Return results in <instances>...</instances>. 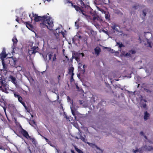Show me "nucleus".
Returning a JSON list of instances; mask_svg holds the SVG:
<instances>
[{"instance_id": "9", "label": "nucleus", "mask_w": 153, "mask_h": 153, "mask_svg": "<svg viewBox=\"0 0 153 153\" xmlns=\"http://www.w3.org/2000/svg\"><path fill=\"white\" fill-rule=\"evenodd\" d=\"M97 9L99 10L102 13H104L105 14V17L106 19H109V15L108 14V12L105 11L103 9L100 8L99 7H97Z\"/></svg>"}, {"instance_id": "4", "label": "nucleus", "mask_w": 153, "mask_h": 153, "mask_svg": "<svg viewBox=\"0 0 153 153\" xmlns=\"http://www.w3.org/2000/svg\"><path fill=\"white\" fill-rule=\"evenodd\" d=\"M111 28L114 32H116L120 33L119 35L123 36H126V34L123 33L122 31L119 30L120 29V27L119 25L114 24L111 26Z\"/></svg>"}, {"instance_id": "23", "label": "nucleus", "mask_w": 153, "mask_h": 153, "mask_svg": "<svg viewBox=\"0 0 153 153\" xmlns=\"http://www.w3.org/2000/svg\"><path fill=\"white\" fill-rule=\"evenodd\" d=\"M149 116V114L147 113V111H146L144 113V118L145 120H146L148 119Z\"/></svg>"}, {"instance_id": "51", "label": "nucleus", "mask_w": 153, "mask_h": 153, "mask_svg": "<svg viewBox=\"0 0 153 153\" xmlns=\"http://www.w3.org/2000/svg\"><path fill=\"white\" fill-rule=\"evenodd\" d=\"M60 75H59L58 76V83L59 82V80H60Z\"/></svg>"}, {"instance_id": "60", "label": "nucleus", "mask_w": 153, "mask_h": 153, "mask_svg": "<svg viewBox=\"0 0 153 153\" xmlns=\"http://www.w3.org/2000/svg\"><path fill=\"white\" fill-rule=\"evenodd\" d=\"M16 21L17 22H18L19 21V20H18V18L16 19Z\"/></svg>"}, {"instance_id": "45", "label": "nucleus", "mask_w": 153, "mask_h": 153, "mask_svg": "<svg viewBox=\"0 0 153 153\" xmlns=\"http://www.w3.org/2000/svg\"><path fill=\"white\" fill-rule=\"evenodd\" d=\"M79 56H81L82 57H83L84 56V54L83 53H79Z\"/></svg>"}, {"instance_id": "30", "label": "nucleus", "mask_w": 153, "mask_h": 153, "mask_svg": "<svg viewBox=\"0 0 153 153\" xmlns=\"http://www.w3.org/2000/svg\"><path fill=\"white\" fill-rule=\"evenodd\" d=\"M100 23L98 22L95 23L94 25L97 28H98L100 26Z\"/></svg>"}, {"instance_id": "3", "label": "nucleus", "mask_w": 153, "mask_h": 153, "mask_svg": "<svg viewBox=\"0 0 153 153\" xmlns=\"http://www.w3.org/2000/svg\"><path fill=\"white\" fill-rule=\"evenodd\" d=\"M0 74V89L3 91L6 92L8 89V85L6 81L2 79Z\"/></svg>"}, {"instance_id": "17", "label": "nucleus", "mask_w": 153, "mask_h": 153, "mask_svg": "<svg viewBox=\"0 0 153 153\" xmlns=\"http://www.w3.org/2000/svg\"><path fill=\"white\" fill-rule=\"evenodd\" d=\"M70 5H68L69 6H71L72 7L74 8H75V10L77 11H79V13L80 12V10H82L78 6L73 5V3H70Z\"/></svg>"}, {"instance_id": "56", "label": "nucleus", "mask_w": 153, "mask_h": 153, "mask_svg": "<svg viewBox=\"0 0 153 153\" xmlns=\"http://www.w3.org/2000/svg\"><path fill=\"white\" fill-rule=\"evenodd\" d=\"M143 101H144L145 102H146V101L145 100H141V102H142Z\"/></svg>"}, {"instance_id": "52", "label": "nucleus", "mask_w": 153, "mask_h": 153, "mask_svg": "<svg viewBox=\"0 0 153 153\" xmlns=\"http://www.w3.org/2000/svg\"><path fill=\"white\" fill-rule=\"evenodd\" d=\"M133 150V152L134 153H137V152L138 151V150H137H137Z\"/></svg>"}, {"instance_id": "32", "label": "nucleus", "mask_w": 153, "mask_h": 153, "mask_svg": "<svg viewBox=\"0 0 153 153\" xmlns=\"http://www.w3.org/2000/svg\"><path fill=\"white\" fill-rule=\"evenodd\" d=\"M145 34H146V38L147 39L148 38L147 37L146 35L148 36H151V37L152 36V34L148 32H146V33H145Z\"/></svg>"}, {"instance_id": "25", "label": "nucleus", "mask_w": 153, "mask_h": 153, "mask_svg": "<svg viewBox=\"0 0 153 153\" xmlns=\"http://www.w3.org/2000/svg\"><path fill=\"white\" fill-rule=\"evenodd\" d=\"M80 13L82 14V16L83 17H86V14L85 13V12L84 11H83L82 10H80Z\"/></svg>"}, {"instance_id": "26", "label": "nucleus", "mask_w": 153, "mask_h": 153, "mask_svg": "<svg viewBox=\"0 0 153 153\" xmlns=\"http://www.w3.org/2000/svg\"><path fill=\"white\" fill-rule=\"evenodd\" d=\"M29 123L30 125L32 126H33V125L34 124L35 125H36L35 122L33 120H30L29 122Z\"/></svg>"}, {"instance_id": "40", "label": "nucleus", "mask_w": 153, "mask_h": 153, "mask_svg": "<svg viewBox=\"0 0 153 153\" xmlns=\"http://www.w3.org/2000/svg\"><path fill=\"white\" fill-rule=\"evenodd\" d=\"M21 103L22 104V105L25 107V109H26L27 107L25 106V103L24 102H23V101Z\"/></svg>"}, {"instance_id": "1", "label": "nucleus", "mask_w": 153, "mask_h": 153, "mask_svg": "<svg viewBox=\"0 0 153 153\" xmlns=\"http://www.w3.org/2000/svg\"><path fill=\"white\" fill-rule=\"evenodd\" d=\"M32 13L35 22H41L40 26L41 28H48L51 30H53V21L51 17L47 15L40 16L33 13Z\"/></svg>"}, {"instance_id": "43", "label": "nucleus", "mask_w": 153, "mask_h": 153, "mask_svg": "<svg viewBox=\"0 0 153 153\" xmlns=\"http://www.w3.org/2000/svg\"><path fill=\"white\" fill-rule=\"evenodd\" d=\"M73 76H71V82H72L74 81V79H73Z\"/></svg>"}, {"instance_id": "55", "label": "nucleus", "mask_w": 153, "mask_h": 153, "mask_svg": "<svg viewBox=\"0 0 153 153\" xmlns=\"http://www.w3.org/2000/svg\"><path fill=\"white\" fill-rule=\"evenodd\" d=\"M71 153H75L74 152V151L73 150H71Z\"/></svg>"}, {"instance_id": "39", "label": "nucleus", "mask_w": 153, "mask_h": 153, "mask_svg": "<svg viewBox=\"0 0 153 153\" xmlns=\"http://www.w3.org/2000/svg\"><path fill=\"white\" fill-rule=\"evenodd\" d=\"M21 103L22 104V105L25 107V109H26L27 107L25 106V103L24 102H23V101Z\"/></svg>"}, {"instance_id": "31", "label": "nucleus", "mask_w": 153, "mask_h": 153, "mask_svg": "<svg viewBox=\"0 0 153 153\" xmlns=\"http://www.w3.org/2000/svg\"><path fill=\"white\" fill-rule=\"evenodd\" d=\"M105 49H108V51H109L110 52H111V53H113L114 52V50H113V49H111V48H110L105 47Z\"/></svg>"}, {"instance_id": "41", "label": "nucleus", "mask_w": 153, "mask_h": 153, "mask_svg": "<svg viewBox=\"0 0 153 153\" xmlns=\"http://www.w3.org/2000/svg\"><path fill=\"white\" fill-rule=\"evenodd\" d=\"M21 103L22 104V105L25 107V109H26L27 107L25 106V103L24 102H23V101Z\"/></svg>"}, {"instance_id": "13", "label": "nucleus", "mask_w": 153, "mask_h": 153, "mask_svg": "<svg viewBox=\"0 0 153 153\" xmlns=\"http://www.w3.org/2000/svg\"><path fill=\"white\" fill-rule=\"evenodd\" d=\"M25 24L26 27L30 30L32 31L34 30V27L29 22H26Z\"/></svg>"}, {"instance_id": "28", "label": "nucleus", "mask_w": 153, "mask_h": 153, "mask_svg": "<svg viewBox=\"0 0 153 153\" xmlns=\"http://www.w3.org/2000/svg\"><path fill=\"white\" fill-rule=\"evenodd\" d=\"M78 37L79 39H81L82 38V36H78V35L77 34L76 35L74 36V38H73L72 39L73 41H74V39L76 38V37Z\"/></svg>"}, {"instance_id": "50", "label": "nucleus", "mask_w": 153, "mask_h": 153, "mask_svg": "<svg viewBox=\"0 0 153 153\" xmlns=\"http://www.w3.org/2000/svg\"><path fill=\"white\" fill-rule=\"evenodd\" d=\"M42 136V137L43 138H44L45 139V140H46V142H48V139H47L45 137H44V136Z\"/></svg>"}, {"instance_id": "12", "label": "nucleus", "mask_w": 153, "mask_h": 153, "mask_svg": "<svg viewBox=\"0 0 153 153\" xmlns=\"http://www.w3.org/2000/svg\"><path fill=\"white\" fill-rule=\"evenodd\" d=\"M53 56V53H51L48 55L46 54H43L42 55L43 57L45 60H46L48 61L50 60L51 59V56Z\"/></svg>"}, {"instance_id": "11", "label": "nucleus", "mask_w": 153, "mask_h": 153, "mask_svg": "<svg viewBox=\"0 0 153 153\" xmlns=\"http://www.w3.org/2000/svg\"><path fill=\"white\" fill-rule=\"evenodd\" d=\"M87 143L92 148L96 147L97 149L99 150L100 151L101 153H102L103 152V150L101 149L99 147L97 146L95 144L88 142H87Z\"/></svg>"}, {"instance_id": "37", "label": "nucleus", "mask_w": 153, "mask_h": 153, "mask_svg": "<svg viewBox=\"0 0 153 153\" xmlns=\"http://www.w3.org/2000/svg\"><path fill=\"white\" fill-rule=\"evenodd\" d=\"M148 43L149 44V46L150 47L152 48V47H153V44H151L149 42H148Z\"/></svg>"}, {"instance_id": "16", "label": "nucleus", "mask_w": 153, "mask_h": 153, "mask_svg": "<svg viewBox=\"0 0 153 153\" xmlns=\"http://www.w3.org/2000/svg\"><path fill=\"white\" fill-rule=\"evenodd\" d=\"M9 80L11 81L15 85H17L16 81V79L15 77H13V76L10 75L9 77Z\"/></svg>"}, {"instance_id": "22", "label": "nucleus", "mask_w": 153, "mask_h": 153, "mask_svg": "<svg viewBox=\"0 0 153 153\" xmlns=\"http://www.w3.org/2000/svg\"><path fill=\"white\" fill-rule=\"evenodd\" d=\"M70 108L71 110V112L74 116L75 117V111H76V109L75 108L73 107V105H72L70 107Z\"/></svg>"}, {"instance_id": "18", "label": "nucleus", "mask_w": 153, "mask_h": 153, "mask_svg": "<svg viewBox=\"0 0 153 153\" xmlns=\"http://www.w3.org/2000/svg\"><path fill=\"white\" fill-rule=\"evenodd\" d=\"M74 68L72 67H70L68 70V74H69L71 76H74Z\"/></svg>"}, {"instance_id": "38", "label": "nucleus", "mask_w": 153, "mask_h": 153, "mask_svg": "<svg viewBox=\"0 0 153 153\" xmlns=\"http://www.w3.org/2000/svg\"><path fill=\"white\" fill-rule=\"evenodd\" d=\"M0 149H2V150H3L4 151H5V149L4 148V147L1 146H0Z\"/></svg>"}, {"instance_id": "8", "label": "nucleus", "mask_w": 153, "mask_h": 153, "mask_svg": "<svg viewBox=\"0 0 153 153\" xmlns=\"http://www.w3.org/2000/svg\"><path fill=\"white\" fill-rule=\"evenodd\" d=\"M78 4L82 8H87V9L90 8V7L88 5H86L82 0H79L77 1Z\"/></svg>"}, {"instance_id": "63", "label": "nucleus", "mask_w": 153, "mask_h": 153, "mask_svg": "<svg viewBox=\"0 0 153 153\" xmlns=\"http://www.w3.org/2000/svg\"><path fill=\"white\" fill-rule=\"evenodd\" d=\"M67 99L68 100L69 99H70V98L69 97H67Z\"/></svg>"}, {"instance_id": "5", "label": "nucleus", "mask_w": 153, "mask_h": 153, "mask_svg": "<svg viewBox=\"0 0 153 153\" xmlns=\"http://www.w3.org/2000/svg\"><path fill=\"white\" fill-rule=\"evenodd\" d=\"M12 41L13 42V45L12 46V48L13 49V52L12 53H15L16 50V45L17 43L18 40L16 39V37L14 36L12 39Z\"/></svg>"}, {"instance_id": "21", "label": "nucleus", "mask_w": 153, "mask_h": 153, "mask_svg": "<svg viewBox=\"0 0 153 153\" xmlns=\"http://www.w3.org/2000/svg\"><path fill=\"white\" fill-rule=\"evenodd\" d=\"M14 96L15 97L17 98L18 100V101L20 102H22V98L19 95L16 94L15 93L14 94Z\"/></svg>"}, {"instance_id": "7", "label": "nucleus", "mask_w": 153, "mask_h": 153, "mask_svg": "<svg viewBox=\"0 0 153 153\" xmlns=\"http://www.w3.org/2000/svg\"><path fill=\"white\" fill-rule=\"evenodd\" d=\"M93 20L94 21V23L98 22L100 23L103 21L102 19L100 18L97 15L94 16L93 17Z\"/></svg>"}, {"instance_id": "27", "label": "nucleus", "mask_w": 153, "mask_h": 153, "mask_svg": "<svg viewBox=\"0 0 153 153\" xmlns=\"http://www.w3.org/2000/svg\"><path fill=\"white\" fill-rule=\"evenodd\" d=\"M70 0H64V2L65 4L68 3L69 4L68 5H70V3H72V2L70 1Z\"/></svg>"}, {"instance_id": "19", "label": "nucleus", "mask_w": 153, "mask_h": 153, "mask_svg": "<svg viewBox=\"0 0 153 153\" xmlns=\"http://www.w3.org/2000/svg\"><path fill=\"white\" fill-rule=\"evenodd\" d=\"M94 51L95 54L98 56L100 52H101V49L99 47H96L94 49Z\"/></svg>"}, {"instance_id": "47", "label": "nucleus", "mask_w": 153, "mask_h": 153, "mask_svg": "<svg viewBox=\"0 0 153 153\" xmlns=\"http://www.w3.org/2000/svg\"><path fill=\"white\" fill-rule=\"evenodd\" d=\"M146 103H143L142 104V106H141V107L142 106L143 107V108H145L146 107Z\"/></svg>"}, {"instance_id": "54", "label": "nucleus", "mask_w": 153, "mask_h": 153, "mask_svg": "<svg viewBox=\"0 0 153 153\" xmlns=\"http://www.w3.org/2000/svg\"><path fill=\"white\" fill-rule=\"evenodd\" d=\"M85 65H83V72H85V69H84V68H85Z\"/></svg>"}, {"instance_id": "59", "label": "nucleus", "mask_w": 153, "mask_h": 153, "mask_svg": "<svg viewBox=\"0 0 153 153\" xmlns=\"http://www.w3.org/2000/svg\"><path fill=\"white\" fill-rule=\"evenodd\" d=\"M145 71L146 73H148L149 71H148L147 69H146L145 70Z\"/></svg>"}, {"instance_id": "35", "label": "nucleus", "mask_w": 153, "mask_h": 153, "mask_svg": "<svg viewBox=\"0 0 153 153\" xmlns=\"http://www.w3.org/2000/svg\"><path fill=\"white\" fill-rule=\"evenodd\" d=\"M75 26L76 27V28L78 29L79 27V25L78 23V22L76 21L75 22Z\"/></svg>"}, {"instance_id": "2", "label": "nucleus", "mask_w": 153, "mask_h": 153, "mask_svg": "<svg viewBox=\"0 0 153 153\" xmlns=\"http://www.w3.org/2000/svg\"><path fill=\"white\" fill-rule=\"evenodd\" d=\"M0 58L2 60V63L3 65V68L6 71H7V67L9 66V61H8L10 59V58H6L7 56L5 53V48L3 49V51L1 53Z\"/></svg>"}, {"instance_id": "42", "label": "nucleus", "mask_w": 153, "mask_h": 153, "mask_svg": "<svg viewBox=\"0 0 153 153\" xmlns=\"http://www.w3.org/2000/svg\"><path fill=\"white\" fill-rule=\"evenodd\" d=\"M56 55L55 54H54V56L53 57V61H54V60L56 59Z\"/></svg>"}, {"instance_id": "34", "label": "nucleus", "mask_w": 153, "mask_h": 153, "mask_svg": "<svg viewBox=\"0 0 153 153\" xmlns=\"http://www.w3.org/2000/svg\"><path fill=\"white\" fill-rule=\"evenodd\" d=\"M59 36H56V40L57 42H58L60 41V37H59Z\"/></svg>"}, {"instance_id": "29", "label": "nucleus", "mask_w": 153, "mask_h": 153, "mask_svg": "<svg viewBox=\"0 0 153 153\" xmlns=\"http://www.w3.org/2000/svg\"><path fill=\"white\" fill-rule=\"evenodd\" d=\"M72 57L73 58H74L75 59V60L77 61L78 62H79V59L78 56H73Z\"/></svg>"}, {"instance_id": "46", "label": "nucleus", "mask_w": 153, "mask_h": 153, "mask_svg": "<svg viewBox=\"0 0 153 153\" xmlns=\"http://www.w3.org/2000/svg\"><path fill=\"white\" fill-rule=\"evenodd\" d=\"M146 13L145 12V10H143L142 12V14L143 15V16H145L146 15Z\"/></svg>"}, {"instance_id": "10", "label": "nucleus", "mask_w": 153, "mask_h": 153, "mask_svg": "<svg viewBox=\"0 0 153 153\" xmlns=\"http://www.w3.org/2000/svg\"><path fill=\"white\" fill-rule=\"evenodd\" d=\"M21 132L27 139H31V137L29 135L28 133L25 130L22 129Z\"/></svg>"}, {"instance_id": "44", "label": "nucleus", "mask_w": 153, "mask_h": 153, "mask_svg": "<svg viewBox=\"0 0 153 153\" xmlns=\"http://www.w3.org/2000/svg\"><path fill=\"white\" fill-rule=\"evenodd\" d=\"M78 63L79 65V66L78 67V68H80L82 66V64L80 62H78Z\"/></svg>"}, {"instance_id": "53", "label": "nucleus", "mask_w": 153, "mask_h": 153, "mask_svg": "<svg viewBox=\"0 0 153 153\" xmlns=\"http://www.w3.org/2000/svg\"><path fill=\"white\" fill-rule=\"evenodd\" d=\"M29 17H30V19H31V21H32V16H31V14H29Z\"/></svg>"}, {"instance_id": "48", "label": "nucleus", "mask_w": 153, "mask_h": 153, "mask_svg": "<svg viewBox=\"0 0 153 153\" xmlns=\"http://www.w3.org/2000/svg\"><path fill=\"white\" fill-rule=\"evenodd\" d=\"M102 31L103 32H104L105 33L107 34H108V32L107 31H105L104 30H102Z\"/></svg>"}, {"instance_id": "61", "label": "nucleus", "mask_w": 153, "mask_h": 153, "mask_svg": "<svg viewBox=\"0 0 153 153\" xmlns=\"http://www.w3.org/2000/svg\"><path fill=\"white\" fill-rule=\"evenodd\" d=\"M135 53V52L134 51H132V54H134V53Z\"/></svg>"}, {"instance_id": "58", "label": "nucleus", "mask_w": 153, "mask_h": 153, "mask_svg": "<svg viewBox=\"0 0 153 153\" xmlns=\"http://www.w3.org/2000/svg\"><path fill=\"white\" fill-rule=\"evenodd\" d=\"M140 134L142 135H143V132H142V131H141L140 132Z\"/></svg>"}, {"instance_id": "15", "label": "nucleus", "mask_w": 153, "mask_h": 153, "mask_svg": "<svg viewBox=\"0 0 153 153\" xmlns=\"http://www.w3.org/2000/svg\"><path fill=\"white\" fill-rule=\"evenodd\" d=\"M8 61H9V65L11 66H14L16 63L15 60L11 58H10L9 60Z\"/></svg>"}, {"instance_id": "57", "label": "nucleus", "mask_w": 153, "mask_h": 153, "mask_svg": "<svg viewBox=\"0 0 153 153\" xmlns=\"http://www.w3.org/2000/svg\"><path fill=\"white\" fill-rule=\"evenodd\" d=\"M130 55V54L129 53H127L126 54V56H129Z\"/></svg>"}, {"instance_id": "64", "label": "nucleus", "mask_w": 153, "mask_h": 153, "mask_svg": "<svg viewBox=\"0 0 153 153\" xmlns=\"http://www.w3.org/2000/svg\"><path fill=\"white\" fill-rule=\"evenodd\" d=\"M57 99H59V96H57Z\"/></svg>"}, {"instance_id": "62", "label": "nucleus", "mask_w": 153, "mask_h": 153, "mask_svg": "<svg viewBox=\"0 0 153 153\" xmlns=\"http://www.w3.org/2000/svg\"><path fill=\"white\" fill-rule=\"evenodd\" d=\"M79 102L81 104H82V102H81V101H79Z\"/></svg>"}, {"instance_id": "49", "label": "nucleus", "mask_w": 153, "mask_h": 153, "mask_svg": "<svg viewBox=\"0 0 153 153\" xmlns=\"http://www.w3.org/2000/svg\"><path fill=\"white\" fill-rule=\"evenodd\" d=\"M81 139L83 141H85V138L82 136H81Z\"/></svg>"}, {"instance_id": "36", "label": "nucleus", "mask_w": 153, "mask_h": 153, "mask_svg": "<svg viewBox=\"0 0 153 153\" xmlns=\"http://www.w3.org/2000/svg\"><path fill=\"white\" fill-rule=\"evenodd\" d=\"M30 139L32 141V143L33 144H36V142L34 138H31V139Z\"/></svg>"}, {"instance_id": "14", "label": "nucleus", "mask_w": 153, "mask_h": 153, "mask_svg": "<svg viewBox=\"0 0 153 153\" xmlns=\"http://www.w3.org/2000/svg\"><path fill=\"white\" fill-rule=\"evenodd\" d=\"M62 29V27H59L58 28L56 29L54 31V34L55 36H59L60 32Z\"/></svg>"}, {"instance_id": "24", "label": "nucleus", "mask_w": 153, "mask_h": 153, "mask_svg": "<svg viewBox=\"0 0 153 153\" xmlns=\"http://www.w3.org/2000/svg\"><path fill=\"white\" fill-rule=\"evenodd\" d=\"M75 149L76 150L78 153H84L80 149L77 148L76 146H74Z\"/></svg>"}, {"instance_id": "33", "label": "nucleus", "mask_w": 153, "mask_h": 153, "mask_svg": "<svg viewBox=\"0 0 153 153\" xmlns=\"http://www.w3.org/2000/svg\"><path fill=\"white\" fill-rule=\"evenodd\" d=\"M117 45L119 46V47L121 48L122 47H123V44L120 43V42H117Z\"/></svg>"}, {"instance_id": "6", "label": "nucleus", "mask_w": 153, "mask_h": 153, "mask_svg": "<svg viewBox=\"0 0 153 153\" xmlns=\"http://www.w3.org/2000/svg\"><path fill=\"white\" fill-rule=\"evenodd\" d=\"M39 49V48L38 47L34 46L31 47L30 50L29 51V54H35L38 52Z\"/></svg>"}, {"instance_id": "20", "label": "nucleus", "mask_w": 153, "mask_h": 153, "mask_svg": "<svg viewBox=\"0 0 153 153\" xmlns=\"http://www.w3.org/2000/svg\"><path fill=\"white\" fill-rule=\"evenodd\" d=\"M66 30L62 28V29H61V30L60 32L59 36L60 35H62L64 38H65L66 36Z\"/></svg>"}]
</instances>
